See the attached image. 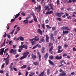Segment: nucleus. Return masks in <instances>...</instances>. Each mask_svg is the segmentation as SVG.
<instances>
[{"mask_svg":"<svg viewBox=\"0 0 76 76\" xmlns=\"http://www.w3.org/2000/svg\"><path fill=\"white\" fill-rule=\"evenodd\" d=\"M39 38H38L37 39L35 38H33V39H29L30 41H31V43L32 45H34L35 44H36V41H38L39 40Z\"/></svg>","mask_w":76,"mask_h":76,"instance_id":"f257e3e1","label":"nucleus"},{"mask_svg":"<svg viewBox=\"0 0 76 76\" xmlns=\"http://www.w3.org/2000/svg\"><path fill=\"white\" fill-rule=\"evenodd\" d=\"M9 58H10V56L9 55H8V57L6 58V60L5 62L6 65H7L9 63Z\"/></svg>","mask_w":76,"mask_h":76,"instance_id":"f03ea898","label":"nucleus"},{"mask_svg":"<svg viewBox=\"0 0 76 76\" xmlns=\"http://www.w3.org/2000/svg\"><path fill=\"white\" fill-rule=\"evenodd\" d=\"M58 53H61L63 51V50H61V46H59L58 47Z\"/></svg>","mask_w":76,"mask_h":76,"instance_id":"7ed1b4c3","label":"nucleus"},{"mask_svg":"<svg viewBox=\"0 0 76 76\" xmlns=\"http://www.w3.org/2000/svg\"><path fill=\"white\" fill-rule=\"evenodd\" d=\"M49 63L50 64H51V65H52V66H53V67H54L56 66V64L53 62V61H51L50 60H48Z\"/></svg>","mask_w":76,"mask_h":76,"instance_id":"20e7f679","label":"nucleus"},{"mask_svg":"<svg viewBox=\"0 0 76 76\" xmlns=\"http://www.w3.org/2000/svg\"><path fill=\"white\" fill-rule=\"evenodd\" d=\"M61 30H67V31L70 30V29L68 28L67 27L63 26L61 28Z\"/></svg>","mask_w":76,"mask_h":76,"instance_id":"39448f33","label":"nucleus"},{"mask_svg":"<svg viewBox=\"0 0 76 76\" xmlns=\"http://www.w3.org/2000/svg\"><path fill=\"white\" fill-rule=\"evenodd\" d=\"M41 7L40 5H39L38 7H37L35 8V10H38H38H37V13L41 11Z\"/></svg>","mask_w":76,"mask_h":76,"instance_id":"423d86ee","label":"nucleus"},{"mask_svg":"<svg viewBox=\"0 0 76 76\" xmlns=\"http://www.w3.org/2000/svg\"><path fill=\"white\" fill-rule=\"evenodd\" d=\"M66 73L64 71H63L62 73L59 74L58 76H66Z\"/></svg>","mask_w":76,"mask_h":76,"instance_id":"0eeeda50","label":"nucleus"},{"mask_svg":"<svg viewBox=\"0 0 76 76\" xmlns=\"http://www.w3.org/2000/svg\"><path fill=\"white\" fill-rule=\"evenodd\" d=\"M37 56H38V57H39V61H40L41 60V54H40V53L39 52H38L37 53Z\"/></svg>","mask_w":76,"mask_h":76,"instance_id":"6e6552de","label":"nucleus"},{"mask_svg":"<svg viewBox=\"0 0 76 76\" xmlns=\"http://www.w3.org/2000/svg\"><path fill=\"white\" fill-rule=\"evenodd\" d=\"M31 57L32 58V59L33 60H35V58H37L36 56L34 55V54L33 53L31 54Z\"/></svg>","mask_w":76,"mask_h":76,"instance_id":"1a4fd4ad","label":"nucleus"},{"mask_svg":"<svg viewBox=\"0 0 76 76\" xmlns=\"http://www.w3.org/2000/svg\"><path fill=\"white\" fill-rule=\"evenodd\" d=\"M44 37H43L42 38L40 39V40L39 41V43L40 44L42 43V42H44Z\"/></svg>","mask_w":76,"mask_h":76,"instance_id":"9d476101","label":"nucleus"},{"mask_svg":"<svg viewBox=\"0 0 76 76\" xmlns=\"http://www.w3.org/2000/svg\"><path fill=\"white\" fill-rule=\"evenodd\" d=\"M62 58V56H61L60 57H59L58 56H56L55 58L56 60H60Z\"/></svg>","mask_w":76,"mask_h":76,"instance_id":"9b49d317","label":"nucleus"},{"mask_svg":"<svg viewBox=\"0 0 76 76\" xmlns=\"http://www.w3.org/2000/svg\"><path fill=\"white\" fill-rule=\"evenodd\" d=\"M52 13H53V11H50V12L47 11V12H46L45 15H50L52 14Z\"/></svg>","mask_w":76,"mask_h":76,"instance_id":"f8f14e48","label":"nucleus"},{"mask_svg":"<svg viewBox=\"0 0 76 76\" xmlns=\"http://www.w3.org/2000/svg\"><path fill=\"white\" fill-rule=\"evenodd\" d=\"M37 31L39 34L40 35H42V31H41V29H38L37 30Z\"/></svg>","mask_w":76,"mask_h":76,"instance_id":"ddd939ff","label":"nucleus"},{"mask_svg":"<svg viewBox=\"0 0 76 76\" xmlns=\"http://www.w3.org/2000/svg\"><path fill=\"white\" fill-rule=\"evenodd\" d=\"M56 15L58 16V17H61V14L60 13L57 12L56 13Z\"/></svg>","mask_w":76,"mask_h":76,"instance_id":"4468645a","label":"nucleus"},{"mask_svg":"<svg viewBox=\"0 0 76 76\" xmlns=\"http://www.w3.org/2000/svg\"><path fill=\"white\" fill-rule=\"evenodd\" d=\"M48 53H46L45 55L44 56V57L45 60L47 59V58H48Z\"/></svg>","mask_w":76,"mask_h":76,"instance_id":"2eb2a0df","label":"nucleus"},{"mask_svg":"<svg viewBox=\"0 0 76 76\" xmlns=\"http://www.w3.org/2000/svg\"><path fill=\"white\" fill-rule=\"evenodd\" d=\"M46 42H49V37L47 35H46Z\"/></svg>","mask_w":76,"mask_h":76,"instance_id":"dca6fc26","label":"nucleus"},{"mask_svg":"<svg viewBox=\"0 0 76 76\" xmlns=\"http://www.w3.org/2000/svg\"><path fill=\"white\" fill-rule=\"evenodd\" d=\"M53 36H54V34H51L50 35V39L51 40L54 41V37H53Z\"/></svg>","mask_w":76,"mask_h":76,"instance_id":"f3484780","label":"nucleus"},{"mask_svg":"<svg viewBox=\"0 0 76 76\" xmlns=\"http://www.w3.org/2000/svg\"><path fill=\"white\" fill-rule=\"evenodd\" d=\"M4 48H3L0 49V51L2 53V56H3V53H4Z\"/></svg>","mask_w":76,"mask_h":76,"instance_id":"a211bd4d","label":"nucleus"},{"mask_svg":"<svg viewBox=\"0 0 76 76\" xmlns=\"http://www.w3.org/2000/svg\"><path fill=\"white\" fill-rule=\"evenodd\" d=\"M41 51L42 52V54H44L45 53V48L43 47L41 50Z\"/></svg>","mask_w":76,"mask_h":76,"instance_id":"6ab92c4d","label":"nucleus"},{"mask_svg":"<svg viewBox=\"0 0 76 76\" xmlns=\"http://www.w3.org/2000/svg\"><path fill=\"white\" fill-rule=\"evenodd\" d=\"M69 32L68 31H64V30L63 31V33L64 34H67Z\"/></svg>","mask_w":76,"mask_h":76,"instance_id":"aec40b11","label":"nucleus"},{"mask_svg":"<svg viewBox=\"0 0 76 76\" xmlns=\"http://www.w3.org/2000/svg\"><path fill=\"white\" fill-rule=\"evenodd\" d=\"M45 73V71H43V72L41 73L39 75V76H44Z\"/></svg>","mask_w":76,"mask_h":76,"instance_id":"412c9836","label":"nucleus"},{"mask_svg":"<svg viewBox=\"0 0 76 76\" xmlns=\"http://www.w3.org/2000/svg\"><path fill=\"white\" fill-rule=\"evenodd\" d=\"M33 64L35 66H38V65H39V62H34Z\"/></svg>","mask_w":76,"mask_h":76,"instance_id":"4be33fe9","label":"nucleus"},{"mask_svg":"<svg viewBox=\"0 0 76 76\" xmlns=\"http://www.w3.org/2000/svg\"><path fill=\"white\" fill-rule=\"evenodd\" d=\"M23 23H24V24H26V23H28V20H24L23 21Z\"/></svg>","mask_w":76,"mask_h":76,"instance_id":"5701e85b","label":"nucleus"},{"mask_svg":"<svg viewBox=\"0 0 76 76\" xmlns=\"http://www.w3.org/2000/svg\"><path fill=\"white\" fill-rule=\"evenodd\" d=\"M20 16V14L19 13L17 14L16 15H15V19H16V18H18V16Z\"/></svg>","mask_w":76,"mask_h":76,"instance_id":"b1692460","label":"nucleus"},{"mask_svg":"<svg viewBox=\"0 0 76 76\" xmlns=\"http://www.w3.org/2000/svg\"><path fill=\"white\" fill-rule=\"evenodd\" d=\"M6 39H5L4 41V43L1 45V47H3V46L4 47V46H5V43H6Z\"/></svg>","mask_w":76,"mask_h":76,"instance_id":"393cba45","label":"nucleus"},{"mask_svg":"<svg viewBox=\"0 0 76 76\" xmlns=\"http://www.w3.org/2000/svg\"><path fill=\"white\" fill-rule=\"evenodd\" d=\"M33 18L34 21H35L36 22H37V17H36V16H34Z\"/></svg>","mask_w":76,"mask_h":76,"instance_id":"a878e982","label":"nucleus"},{"mask_svg":"<svg viewBox=\"0 0 76 76\" xmlns=\"http://www.w3.org/2000/svg\"><path fill=\"white\" fill-rule=\"evenodd\" d=\"M19 39L21 41H24V38L22 37H19Z\"/></svg>","mask_w":76,"mask_h":76,"instance_id":"bb28decb","label":"nucleus"},{"mask_svg":"<svg viewBox=\"0 0 76 76\" xmlns=\"http://www.w3.org/2000/svg\"><path fill=\"white\" fill-rule=\"evenodd\" d=\"M53 46H52L50 48V49H49V53H51V51H52V50H53Z\"/></svg>","mask_w":76,"mask_h":76,"instance_id":"cd10ccee","label":"nucleus"},{"mask_svg":"<svg viewBox=\"0 0 76 76\" xmlns=\"http://www.w3.org/2000/svg\"><path fill=\"white\" fill-rule=\"evenodd\" d=\"M50 69H48L47 72L48 75H50Z\"/></svg>","mask_w":76,"mask_h":76,"instance_id":"c85d7f7f","label":"nucleus"},{"mask_svg":"<svg viewBox=\"0 0 76 76\" xmlns=\"http://www.w3.org/2000/svg\"><path fill=\"white\" fill-rule=\"evenodd\" d=\"M27 67V65H24L23 66L21 67V68L22 69H25L26 67Z\"/></svg>","mask_w":76,"mask_h":76,"instance_id":"c756f323","label":"nucleus"},{"mask_svg":"<svg viewBox=\"0 0 76 76\" xmlns=\"http://www.w3.org/2000/svg\"><path fill=\"white\" fill-rule=\"evenodd\" d=\"M41 4L43 5H45V2H44V0H42Z\"/></svg>","mask_w":76,"mask_h":76,"instance_id":"7c9ffc66","label":"nucleus"},{"mask_svg":"<svg viewBox=\"0 0 76 76\" xmlns=\"http://www.w3.org/2000/svg\"><path fill=\"white\" fill-rule=\"evenodd\" d=\"M16 51H17L16 49H15V50L14 51H13L12 53H13V54H14V55H15V54H16V53H17Z\"/></svg>","mask_w":76,"mask_h":76,"instance_id":"2f4dec72","label":"nucleus"},{"mask_svg":"<svg viewBox=\"0 0 76 76\" xmlns=\"http://www.w3.org/2000/svg\"><path fill=\"white\" fill-rule=\"evenodd\" d=\"M24 46H25V45H23V46L22 45L19 46V48L20 49L21 48H24Z\"/></svg>","mask_w":76,"mask_h":76,"instance_id":"473e14b6","label":"nucleus"},{"mask_svg":"<svg viewBox=\"0 0 76 76\" xmlns=\"http://www.w3.org/2000/svg\"><path fill=\"white\" fill-rule=\"evenodd\" d=\"M37 47H38V48H41V45H40L39 44H37L36 45Z\"/></svg>","mask_w":76,"mask_h":76,"instance_id":"72a5a7b5","label":"nucleus"},{"mask_svg":"<svg viewBox=\"0 0 76 76\" xmlns=\"http://www.w3.org/2000/svg\"><path fill=\"white\" fill-rule=\"evenodd\" d=\"M29 54V52H26L24 53H23V54H26L27 56V55H28Z\"/></svg>","mask_w":76,"mask_h":76,"instance_id":"f704fd0d","label":"nucleus"},{"mask_svg":"<svg viewBox=\"0 0 76 76\" xmlns=\"http://www.w3.org/2000/svg\"><path fill=\"white\" fill-rule=\"evenodd\" d=\"M72 2V0H69V1H68L67 3L69 4L71 3Z\"/></svg>","mask_w":76,"mask_h":76,"instance_id":"c9c22d12","label":"nucleus"},{"mask_svg":"<svg viewBox=\"0 0 76 76\" xmlns=\"http://www.w3.org/2000/svg\"><path fill=\"white\" fill-rule=\"evenodd\" d=\"M14 51V50L13 49H11V50L10 51V53H11V54H12L13 53V52Z\"/></svg>","mask_w":76,"mask_h":76,"instance_id":"e433bc0d","label":"nucleus"},{"mask_svg":"<svg viewBox=\"0 0 76 76\" xmlns=\"http://www.w3.org/2000/svg\"><path fill=\"white\" fill-rule=\"evenodd\" d=\"M57 34V31H55L54 32V35H56Z\"/></svg>","mask_w":76,"mask_h":76,"instance_id":"4c0bfd02","label":"nucleus"},{"mask_svg":"<svg viewBox=\"0 0 76 76\" xmlns=\"http://www.w3.org/2000/svg\"><path fill=\"white\" fill-rule=\"evenodd\" d=\"M50 7L51 9H52V10H54V9H53V7H52V4H50Z\"/></svg>","mask_w":76,"mask_h":76,"instance_id":"58836bf2","label":"nucleus"},{"mask_svg":"<svg viewBox=\"0 0 76 76\" xmlns=\"http://www.w3.org/2000/svg\"><path fill=\"white\" fill-rule=\"evenodd\" d=\"M20 27H17V28H16V29H17V31H20Z\"/></svg>","mask_w":76,"mask_h":76,"instance_id":"ea45409f","label":"nucleus"},{"mask_svg":"<svg viewBox=\"0 0 76 76\" xmlns=\"http://www.w3.org/2000/svg\"><path fill=\"white\" fill-rule=\"evenodd\" d=\"M45 10H48V6H46L45 7Z\"/></svg>","mask_w":76,"mask_h":76,"instance_id":"a19ab883","label":"nucleus"},{"mask_svg":"<svg viewBox=\"0 0 76 76\" xmlns=\"http://www.w3.org/2000/svg\"><path fill=\"white\" fill-rule=\"evenodd\" d=\"M49 22V21L48 20H45V23L46 24L48 23Z\"/></svg>","mask_w":76,"mask_h":76,"instance_id":"79ce46f5","label":"nucleus"},{"mask_svg":"<svg viewBox=\"0 0 76 76\" xmlns=\"http://www.w3.org/2000/svg\"><path fill=\"white\" fill-rule=\"evenodd\" d=\"M53 56H49V58H50V59L51 60H53Z\"/></svg>","mask_w":76,"mask_h":76,"instance_id":"37998d69","label":"nucleus"},{"mask_svg":"<svg viewBox=\"0 0 76 76\" xmlns=\"http://www.w3.org/2000/svg\"><path fill=\"white\" fill-rule=\"evenodd\" d=\"M23 57L24 58H26V57H27V56L26 54H23Z\"/></svg>","mask_w":76,"mask_h":76,"instance_id":"c03bdc74","label":"nucleus"},{"mask_svg":"<svg viewBox=\"0 0 76 76\" xmlns=\"http://www.w3.org/2000/svg\"><path fill=\"white\" fill-rule=\"evenodd\" d=\"M59 3H60L59 0H57V1H56V3H57V5H58V4H59Z\"/></svg>","mask_w":76,"mask_h":76,"instance_id":"a18cd8bd","label":"nucleus"},{"mask_svg":"<svg viewBox=\"0 0 76 76\" xmlns=\"http://www.w3.org/2000/svg\"><path fill=\"white\" fill-rule=\"evenodd\" d=\"M56 19L57 20H59V21H61V19L60 18H56Z\"/></svg>","mask_w":76,"mask_h":76,"instance_id":"49530a36","label":"nucleus"},{"mask_svg":"<svg viewBox=\"0 0 76 76\" xmlns=\"http://www.w3.org/2000/svg\"><path fill=\"white\" fill-rule=\"evenodd\" d=\"M46 27L47 28H50V29H51L52 28V27H50V26L48 25H46Z\"/></svg>","mask_w":76,"mask_h":76,"instance_id":"de8ad7c7","label":"nucleus"},{"mask_svg":"<svg viewBox=\"0 0 76 76\" xmlns=\"http://www.w3.org/2000/svg\"><path fill=\"white\" fill-rule=\"evenodd\" d=\"M7 37L8 38H9V39H10V35L9 34H8L7 35Z\"/></svg>","mask_w":76,"mask_h":76,"instance_id":"09e8293b","label":"nucleus"},{"mask_svg":"<svg viewBox=\"0 0 76 76\" xmlns=\"http://www.w3.org/2000/svg\"><path fill=\"white\" fill-rule=\"evenodd\" d=\"M30 15H32V16H33V17L34 16H35V15H34V12L31 13H30Z\"/></svg>","mask_w":76,"mask_h":76,"instance_id":"8fccbe9b","label":"nucleus"},{"mask_svg":"<svg viewBox=\"0 0 76 76\" xmlns=\"http://www.w3.org/2000/svg\"><path fill=\"white\" fill-rule=\"evenodd\" d=\"M68 55L66 53H64L63 55V57H66V56H67Z\"/></svg>","mask_w":76,"mask_h":76,"instance_id":"3c124183","label":"nucleus"},{"mask_svg":"<svg viewBox=\"0 0 76 76\" xmlns=\"http://www.w3.org/2000/svg\"><path fill=\"white\" fill-rule=\"evenodd\" d=\"M25 13L24 12H22L21 13V15L22 16H25Z\"/></svg>","mask_w":76,"mask_h":76,"instance_id":"603ef678","label":"nucleus"},{"mask_svg":"<svg viewBox=\"0 0 76 76\" xmlns=\"http://www.w3.org/2000/svg\"><path fill=\"white\" fill-rule=\"evenodd\" d=\"M31 1L32 2H33V3H34V4H36V2L35 0H32Z\"/></svg>","mask_w":76,"mask_h":76,"instance_id":"864d4df0","label":"nucleus"},{"mask_svg":"<svg viewBox=\"0 0 76 76\" xmlns=\"http://www.w3.org/2000/svg\"><path fill=\"white\" fill-rule=\"evenodd\" d=\"M56 29V28L55 27H53L52 29V30L53 31H55Z\"/></svg>","mask_w":76,"mask_h":76,"instance_id":"5fc2aeb1","label":"nucleus"},{"mask_svg":"<svg viewBox=\"0 0 76 76\" xmlns=\"http://www.w3.org/2000/svg\"><path fill=\"white\" fill-rule=\"evenodd\" d=\"M15 18L14 19H11V22H14V21H15Z\"/></svg>","mask_w":76,"mask_h":76,"instance_id":"6e6d98bb","label":"nucleus"},{"mask_svg":"<svg viewBox=\"0 0 76 76\" xmlns=\"http://www.w3.org/2000/svg\"><path fill=\"white\" fill-rule=\"evenodd\" d=\"M42 28H43V29H45V26L44 23H43L42 24Z\"/></svg>","mask_w":76,"mask_h":76,"instance_id":"4d7b16f0","label":"nucleus"},{"mask_svg":"<svg viewBox=\"0 0 76 76\" xmlns=\"http://www.w3.org/2000/svg\"><path fill=\"white\" fill-rule=\"evenodd\" d=\"M67 18L68 19H72V16H69V17H68Z\"/></svg>","mask_w":76,"mask_h":76,"instance_id":"13d9d810","label":"nucleus"},{"mask_svg":"<svg viewBox=\"0 0 76 76\" xmlns=\"http://www.w3.org/2000/svg\"><path fill=\"white\" fill-rule=\"evenodd\" d=\"M24 48H25V49H27L28 48V46L27 45H24Z\"/></svg>","mask_w":76,"mask_h":76,"instance_id":"bf43d9fd","label":"nucleus"},{"mask_svg":"<svg viewBox=\"0 0 76 76\" xmlns=\"http://www.w3.org/2000/svg\"><path fill=\"white\" fill-rule=\"evenodd\" d=\"M30 75H32V76H33V75H35V73L34 72H31V73H30Z\"/></svg>","mask_w":76,"mask_h":76,"instance_id":"052dcab7","label":"nucleus"},{"mask_svg":"<svg viewBox=\"0 0 76 76\" xmlns=\"http://www.w3.org/2000/svg\"><path fill=\"white\" fill-rule=\"evenodd\" d=\"M68 47V45L67 44H65L64 45V47L66 48Z\"/></svg>","mask_w":76,"mask_h":76,"instance_id":"680f3d73","label":"nucleus"},{"mask_svg":"<svg viewBox=\"0 0 76 76\" xmlns=\"http://www.w3.org/2000/svg\"><path fill=\"white\" fill-rule=\"evenodd\" d=\"M4 65H5V63H4V64H3L2 65L1 68H3L4 67Z\"/></svg>","mask_w":76,"mask_h":76,"instance_id":"e2e57ef3","label":"nucleus"},{"mask_svg":"<svg viewBox=\"0 0 76 76\" xmlns=\"http://www.w3.org/2000/svg\"><path fill=\"white\" fill-rule=\"evenodd\" d=\"M18 30H16V31L14 33V35H16V34H18Z\"/></svg>","mask_w":76,"mask_h":76,"instance_id":"0e129e2a","label":"nucleus"},{"mask_svg":"<svg viewBox=\"0 0 76 76\" xmlns=\"http://www.w3.org/2000/svg\"><path fill=\"white\" fill-rule=\"evenodd\" d=\"M72 50L73 51H76V48H75L74 47L72 49Z\"/></svg>","mask_w":76,"mask_h":76,"instance_id":"69168bd1","label":"nucleus"},{"mask_svg":"<svg viewBox=\"0 0 76 76\" xmlns=\"http://www.w3.org/2000/svg\"><path fill=\"white\" fill-rule=\"evenodd\" d=\"M58 72L57 70L56 71V72L55 73V75H57V74H58Z\"/></svg>","mask_w":76,"mask_h":76,"instance_id":"338daca9","label":"nucleus"},{"mask_svg":"<svg viewBox=\"0 0 76 76\" xmlns=\"http://www.w3.org/2000/svg\"><path fill=\"white\" fill-rule=\"evenodd\" d=\"M28 72H26V76H28Z\"/></svg>","mask_w":76,"mask_h":76,"instance_id":"774afa93","label":"nucleus"}]
</instances>
